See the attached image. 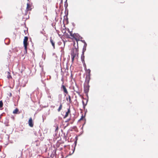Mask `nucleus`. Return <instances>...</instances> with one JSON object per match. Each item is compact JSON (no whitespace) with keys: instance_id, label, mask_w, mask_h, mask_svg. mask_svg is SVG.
<instances>
[{"instance_id":"9","label":"nucleus","mask_w":158,"mask_h":158,"mask_svg":"<svg viewBox=\"0 0 158 158\" xmlns=\"http://www.w3.org/2000/svg\"><path fill=\"white\" fill-rule=\"evenodd\" d=\"M70 111L69 109H68V111L66 113V114L64 117V118H66L68 115L70 113Z\"/></svg>"},{"instance_id":"5","label":"nucleus","mask_w":158,"mask_h":158,"mask_svg":"<svg viewBox=\"0 0 158 158\" xmlns=\"http://www.w3.org/2000/svg\"><path fill=\"white\" fill-rule=\"evenodd\" d=\"M29 125L31 127H32L33 126V121L31 118H30L28 121Z\"/></svg>"},{"instance_id":"2","label":"nucleus","mask_w":158,"mask_h":158,"mask_svg":"<svg viewBox=\"0 0 158 158\" xmlns=\"http://www.w3.org/2000/svg\"><path fill=\"white\" fill-rule=\"evenodd\" d=\"M28 37L27 36H25L23 40V44L25 50H26L28 44L27 41Z\"/></svg>"},{"instance_id":"6","label":"nucleus","mask_w":158,"mask_h":158,"mask_svg":"<svg viewBox=\"0 0 158 158\" xmlns=\"http://www.w3.org/2000/svg\"><path fill=\"white\" fill-rule=\"evenodd\" d=\"M84 45L83 46V50H82V52L84 53V52H85V51H86V50L87 44H86V43L85 42V40H84Z\"/></svg>"},{"instance_id":"29","label":"nucleus","mask_w":158,"mask_h":158,"mask_svg":"<svg viewBox=\"0 0 158 158\" xmlns=\"http://www.w3.org/2000/svg\"><path fill=\"white\" fill-rule=\"evenodd\" d=\"M82 41L84 43V40Z\"/></svg>"},{"instance_id":"12","label":"nucleus","mask_w":158,"mask_h":158,"mask_svg":"<svg viewBox=\"0 0 158 158\" xmlns=\"http://www.w3.org/2000/svg\"><path fill=\"white\" fill-rule=\"evenodd\" d=\"M64 7H65V9H66L67 8V6H68V3L67 2V0H66V1L64 2Z\"/></svg>"},{"instance_id":"17","label":"nucleus","mask_w":158,"mask_h":158,"mask_svg":"<svg viewBox=\"0 0 158 158\" xmlns=\"http://www.w3.org/2000/svg\"><path fill=\"white\" fill-rule=\"evenodd\" d=\"M30 7V5L29 4V3H27V9H28Z\"/></svg>"},{"instance_id":"19","label":"nucleus","mask_w":158,"mask_h":158,"mask_svg":"<svg viewBox=\"0 0 158 158\" xmlns=\"http://www.w3.org/2000/svg\"><path fill=\"white\" fill-rule=\"evenodd\" d=\"M83 118H84V117H83V115H82L81 116V118H80V119L78 121H79L80 120H82L83 119Z\"/></svg>"},{"instance_id":"18","label":"nucleus","mask_w":158,"mask_h":158,"mask_svg":"<svg viewBox=\"0 0 158 158\" xmlns=\"http://www.w3.org/2000/svg\"><path fill=\"white\" fill-rule=\"evenodd\" d=\"M88 71V75H89L90 74V69H88L87 70Z\"/></svg>"},{"instance_id":"13","label":"nucleus","mask_w":158,"mask_h":158,"mask_svg":"<svg viewBox=\"0 0 158 158\" xmlns=\"http://www.w3.org/2000/svg\"><path fill=\"white\" fill-rule=\"evenodd\" d=\"M62 104H61L58 109V112H59L60 111V110H61V109H62Z\"/></svg>"},{"instance_id":"3","label":"nucleus","mask_w":158,"mask_h":158,"mask_svg":"<svg viewBox=\"0 0 158 158\" xmlns=\"http://www.w3.org/2000/svg\"><path fill=\"white\" fill-rule=\"evenodd\" d=\"M77 49L75 48L74 50L71 53V56H74L75 58L77 56Z\"/></svg>"},{"instance_id":"14","label":"nucleus","mask_w":158,"mask_h":158,"mask_svg":"<svg viewBox=\"0 0 158 158\" xmlns=\"http://www.w3.org/2000/svg\"><path fill=\"white\" fill-rule=\"evenodd\" d=\"M43 69H42V71L40 73V75L42 77L44 76L45 73H44V71H43Z\"/></svg>"},{"instance_id":"24","label":"nucleus","mask_w":158,"mask_h":158,"mask_svg":"<svg viewBox=\"0 0 158 158\" xmlns=\"http://www.w3.org/2000/svg\"><path fill=\"white\" fill-rule=\"evenodd\" d=\"M40 33L44 35L45 34V33H44L42 31H41Z\"/></svg>"},{"instance_id":"7","label":"nucleus","mask_w":158,"mask_h":158,"mask_svg":"<svg viewBox=\"0 0 158 158\" xmlns=\"http://www.w3.org/2000/svg\"><path fill=\"white\" fill-rule=\"evenodd\" d=\"M50 41L52 44V46L53 47V49H55V42H54L53 40L52 39L51 37L50 39Z\"/></svg>"},{"instance_id":"25","label":"nucleus","mask_w":158,"mask_h":158,"mask_svg":"<svg viewBox=\"0 0 158 158\" xmlns=\"http://www.w3.org/2000/svg\"><path fill=\"white\" fill-rule=\"evenodd\" d=\"M48 98H51V96L50 95L48 96Z\"/></svg>"},{"instance_id":"27","label":"nucleus","mask_w":158,"mask_h":158,"mask_svg":"<svg viewBox=\"0 0 158 158\" xmlns=\"http://www.w3.org/2000/svg\"><path fill=\"white\" fill-rule=\"evenodd\" d=\"M12 96V94L11 93H10V96L11 97Z\"/></svg>"},{"instance_id":"20","label":"nucleus","mask_w":158,"mask_h":158,"mask_svg":"<svg viewBox=\"0 0 158 158\" xmlns=\"http://www.w3.org/2000/svg\"><path fill=\"white\" fill-rule=\"evenodd\" d=\"M71 58H72V62H73L75 58H74V56H71Z\"/></svg>"},{"instance_id":"22","label":"nucleus","mask_w":158,"mask_h":158,"mask_svg":"<svg viewBox=\"0 0 158 158\" xmlns=\"http://www.w3.org/2000/svg\"><path fill=\"white\" fill-rule=\"evenodd\" d=\"M70 35L71 36L73 37H74V34H73L72 33H71V32H70Z\"/></svg>"},{"instance_id":"10","label":"nucleus","mask_w":158,"mask_h":158,"mask_svg":"<svg viewBox=\"0 0 158 158\" xmlns=\"http://www.w3.org/2000/svg\"><path fill=\"white\" fill-rule=\"evenodd\" d=\"M7 78L8 79L12 78V77L10 75V73L9 72H7Z\"/></svg>"},{"instance_id":"1","label":"nucleus","mask_w":158,"mask_h":158,"mask_svg":"<svg viewBox=\"0 0 158 158\" xmlns=\"http://www.w3.org/2000/svg\"><path fill=\"white\" fill-rule=\"evenodd\" d=\"M89 80L88 79L86 81V84L84 85V91L85 93L87 94L89 92Z\"/></svg>"},{"instance_id":"15","label":"nucleus","mask_w":158,"mask_h":158,"mask_svg":"<svg viewBox=\"0 0 158 158\" xmlns=\"http://www.w3.org/2000/svg\"><path fill=\"white\" fill-rule=\"evenodd\" d=\"M3 103L2 101H0V108L2 107Z\"/></svg>"},{"instance_id":"28","label":"nucleus","mask_w":158,"mask_h":158,"mask_svg":"<svg viewBox=\"0 0 158 158\" xmlns=\"http://www.w3.org/2000/svg\"><path fill=\"white\" fill-rule=\"evenodd\" d=\"M63 0H61V2H62Z\"/></svg>"},{"instance_id":"11","label":"nucleus","mask_w":158,"mask_h":158,"mask_svg":"<svg viewBox=\"0 0 158 158\" xmlns=\"http://www.w3.org/2000/svg\"><path fill=\"white\" fill-rule=\"evenodd\" d=\"M18 111V109L17 108H16L13 111V114H16L17 113Z\"/></svg>"},{"instance_id":"23","label":"nucleus","mask_w":158,"mask_h":158,"mask_svg":"<svg viewBox=\"0 0 158 158\" xmlns=\"http://www.w3.org/2000/svg\"><path fill=\"white\" fill-rule=\"evenodd\" d=\"M69 102H70L71 99V97L70 95H69Z\"/></svg>"},{"instance_id":"8","label":"nucleus","mask_w":158,"mask_h":158,"mask_svg":"<svg viewBox=\"0 0 158 158\" xmlns=\"http://www.w3.org/2000/svg\"><path fill=\"white\" fill-rule=\"evenodd\" d=\"M81 59L82 63H84V52H82V54L81 56Z\"/></svg>"},{"instance_id":"4","label":"nucleus","mask_w":158,"mask_h":158,"mask_svg":"<svg viewBox=\"0 0 158 158\" xmlns=\"http://www.w3.org/2000/svg\"><path fill=\"white\" fill-rule=\"evenodd\" d=\"M61 89L63 91L64 93L65 94V95L68 94V93L67 90L64 85H62Z\"/></svg>"},{"instance_id":"26","label":"nucleus","mask_w":158,"mask_h":158,"mask_svg":"<svg viewBox=\"0 0 158 158\" xmlns=\"http://www.w3.org/2000/svg\"><path fill=\"white\" fill-rule=\"evenodd\" d=\"M70 120V118L68 119L67 121H66V122H68V121H69Z\"/></svg>"},{"instance_id":"16","label":"nucleus","mask_w":158,"mask_h":158,"mask_svg":"<svg viewBox=\"0 0 158 158\" xmlns=\"http://www.w3.org/2000/svg\"><path fill=\"white\" fill-rule=\"evenodd\" d=\"M55 127L56 129L55 130V131L56 132H57L58 129V127L56 125H55Z\"/></svg>"},{"instance_id":"21","label":"nucleus","mask_w":158,"mask_h":158,"mask_svg":"<svg viewBox=\"0 0 158 158\" xmlns=\"http://www.w3.org/2000/svg\"><path fill=\"white\" fill-rule=\"evenodd\" d=\"M82 102L83 104V107H85V106L86 105V104L85 105L84 104V102L83 101H82Z\"/></svg>"}]
</instances>
